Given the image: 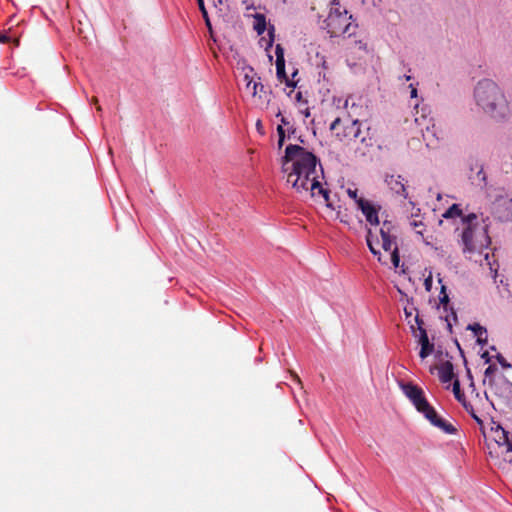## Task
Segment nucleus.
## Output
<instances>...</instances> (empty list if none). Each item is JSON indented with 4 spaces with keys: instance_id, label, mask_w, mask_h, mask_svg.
Returning a JSON list of instances; mask_svg holds the SVG:
<instances>
[{
    "instance_id": "f257e3e1",
    "label": "nucleus",
    "mask_w": 512,
    "mask_h": 512,
    "mask_svg": "<svg viewBox=\"0 0 512 512\" xmlns=\"http://www.w3.org/2000/svg\"><path fill=\"white\" fill-rule=\"evenodd\" d=\"M282 172L287 185L297 193L328 200L321 182V165L311 151L299 145H288L282 158Z\"/></svg>"
},
{
    "instance_id": "f03ea898",
    "label": "nucleus",
    "mask_w": 512,
    "mask_h": 512,
    "mask_svg": "<svg viewBox=\"0 0 512 512\" xmlns=\"http://www.w3.org/2000/svg\"><path fill=\"white\" fill-rule=\"evenodd\" d=\"M357 206L362 211L366 220L374 226L370 228L367 234V245L370 251L378 256V260L383 262L381 257V249L389 253L390 261L394 267L399 266L400 257L398 253V247L396 243V237L391 234L392 224L390 222H383L382 226L379 227L378 211L379 208L374 205L371 201L364 198L357 200ZM386 263V261H384Z\"/></svg>"
},
{
    "instance_id": "7ed1b4c3",
    "label": "nucleus",
    "mask_w": 512,
    "mask_h": 512,
    "mask_svg": "<svg viewBox=\"0 0 512 512\" xmlns=\"http://www.w3.org/2000/svg\"><path fill=\"white\" fill-rule=\"evenodd\" d=\"M477 108L496 122H505L512 116V107L503 89L490 79L479 81L474 89Z\"/></svg>"
},
{
    "instance_id": "20e7f679",
    "label": "nucleus",
    "mask_w": 512,
    "mask_h": 512,
    "mask_svg": "<svg viewBox=\"0 0 512 512\" xmlns=\"http://www.w3.org/2000/svg\"><path fill=\"white\" fill-rule=\"evenodd\" d=\"M404 395L411 401L415 409L421 413L430 423L446 434H454L456 428L442 418L435 408L427 400L423 389L412 382H399Z\"/></svg>"
},
{
    "instance_id": "39448f33",
    "label": "nucleus",
    "mask_w": 512,
    "mask_h": 512,
    "mask_svg": "<svg viewBox=\"0 0 512 512\" xmlns=\"http://www.w3.org/2000/svg\"><path fill=\"white\" fill-rule=\"evenodd\" d=\"M461 239L463 252L468 254H482L490 245L487 225L475 214H469L466 219H463Z\"/></svg>"
},
{
    "instance_id": "423d86ee",
    "label": "nucleus",
    "mask_w": 512,
    "mask_h": 512,
    "mask_svg": "<svg viewBox=\"0 0 512 512\" xmlns=\"http://www.w3.org/2000/svg\"><path fill=\"white\" fill-rule=\"evenodd\" d=\"M325 28L332 37L347 34L351 36L355 32V26L351 22V16L347 11L341 12L339 7H332L325 20Z\"/></svg>"
},
{
    "instance_id": "0eeeda50",
    "label": "nucleus",
    "mask_w": 512,
    "mask_h": 512,
    "mask_svg": "<svg viewBox=\"0 0 512 512\" xmlns=\"http://www.w3.org/2000/svg\"><path fill=\"white\" fill-rule=\"evenodd\" d=\"M492 440L487 444L489 455L499 457L502 455L505 461L512 462V438L500 425L491 428Z\"/></svg>"
},
{
    "instance_id": "6e6552de",
    "label": "nucleus",
    "mask_w": 512,
    "mask_h": 512,
    "mask_svg": "<svg viewBox=\"0 0 512 512\" xmlns=\"http://www.w3.org/2000/svg\"><path fill=\"white\" fill-rule=\"evenodd\" d=\"M489 196L495 215L502 221L512 219V195L503 188H496Z\"/></svg>"
},
{
    "instance_id": "1a4fd4ad",
    "label": "nucleus",
    "mask_w": 512,
    "mask_h": 512,
    "mask_svg": "<svg viewBox=\"0 0 512 512\" xmlns=\"http://www.w3.org/2000/svg\"><path fill=\"white\" fill-rule=\"evenodd\" d=\"M330 129L336 137L340 140L346 141L358 138L361 133L360 123L358 120H353L349 124L343 125L342 120L340 118H336L331 123Z\"/></svg>"
},
{
    "instance_id": "9d476101",
    "label": "nucleus",
    "mask_w": 512,
    "mask_h": 512,
    "mask_svg": "<svg viewBox=\"0 0 512 512\" xmlns=\"http://www.w3.org/2000/svg\"><path fill=\"white\" fill-rule=\"evenodd\" d=\"M415 322L418 325L417 329L412 325L411 328L413 330L414 336L418 338V342L421 346L419 356L422 359H425L429 355L432 354L434 350V345L430 343L426 330L422 327V320L419 319L418 316L415 317Z\"/></svg>"
},
{
    "instance_id": "9b49d317",
    "label": "nucleus",
    "mask_w": 512,
    "mask_h": 512,
    "mask_svg": "<svg viewBox=\"0 0 512 512\" xmlns=\"http://www.w3.org/2000/svg\"><path fill=\"white\" fill-rule=\"evenodd\" d=\"M452 390H453V394H454L455 398L462 404L464 409L473 417V419L480 426H482L483 425L482 419L478 416L477 411H476L474 405L470 401L466 400V397H465L464 393L461 391L460 383H459V381L457 379L454 380V382H453V389Z\"/></svg>"
},
{
    "instance_id": "f8f14e48",
    "label": "nucleus",
    "mask_w": 512,
    "mask_h": 512,
    "mask_svg": "<svg viewBox=\"0 0 512 512\" xmlns=\"http://www.w3.org/2000/svg\"><path fill=\"white\" fill-rule=\"evenodd\" d=\"M385 182L394 193L402 195L404 198H407L404 179L401 176L389 175L386 177Z\"/></svg>"
},
{
    "instance_id": "ddd939ff",
    "label": "nucleus",
    "mask_w": 512,
    "mask_h": 512,
    "mask_svg": "<svg viewBox=\"0 0 512 512\" xmlns=\"http://www.w3.org/2000/svg\"><path fill=\"white\" fill-rule=\"evenodd\" d=\"M438 376L442 383H450L454 378L453 365L446 361L442 363L438 368Z\"/></svg>"
},
{
    "instance_id": "4468645a",
    "label": "nucleus",
    "mask_w": 512,
    "mask_h": 512,
    "mask_svg": "<svg viewBox=\"0 0 512 512\" xmlns=\"http://www.w3.org/2000/svg\"><path fill=\"white\" fill-rule=\"evenodd\" d=\"M419 212H420V209H417V213L411 214L409 224L417 234H419L423 237V232L425 230V224L423 223V217Z\"/></svg>"
},
{
    "instance_id": "2eb2a0df",
    "label": "nucleus",
    "mask_w": 512,
    "mask_h": 512,
    "mask_svg": "<svg viewBox=\"0 0 512 512\" xmlns=\"http://www.w3.org/2000/svg\"><path fill=\"white\" fill-rule=\"evenodd\" d=\"M443 218L445 219H456L459 218L461 220V223L463 224V219H466L467 216H463L462 210L459 208V205L453 204L449 209H447L443 215Z\"/></svg>"
},
{
    "instance_id": "dca6fc26",
    "label": "nucleus",
    "mask_w": 512,
    "mask_h": 512,
    "mask_svg": "<svg viewBox=\"0 0 512 512\" xmlns=\"http://www.w3.org/2000/svg\"><path fill=\"white\" fill-rule=\"evenodd\" d=\"M276 75L281 82H285L288 86H294L295 84L290 81L285 72V60L276 61Z\"/></svg>"
},
{
    "instance_id": "f3484780",
    "label": "nucleus",
    "mask_w": 512,
    "mask_h": 512,
    "mask_svg": "<svg viewBox=\"0 0 512 512\" xmlns=\"http://www.w3.org/2000/svg\"><path fill=\"white\" fill-rule=\"evenodd\" d=\"M254 22H253V28L254 30L259 34H263L266 30V18L263 14H255L253 15Z\"/></svg>"
},
{
    "instance_id": "a211bd4d",
    "label": "nucleus",
    "mask_w": 512,
    "mask_h": 512,
    "mask_svg": "<svg viewBox=\"0 0 512 512\" xmlns=\"http://www.w3.org/2000/svg\"><path fill=\"white\" fill-rule=\"evenodd\" d=\"M469 329H471L474 333V335L477 337V342L479 344H483V343H486L487 341V338H486V329L484 327H482L481 325L475 323L473 325H469Z\"/></svg>"
},
{
    "instance_id": "6ab92c4d",
    "label": "nucleus",
    "mask_w": 512,
    "mask_h": 512,
    "mask_svg": "<svg viewBox=\"0 0 512 512\" xmlns=\"http://www.w3.org/2000/svg\"><path fill=\"white\" fill-rule=\"evenodd\" d=\"M259 88L260 90H262L263 85L260 82L254 80H249L245 85L246 91L252 96H255L257 94Z\"/></svg>"
},
{
    "instance_id": "aec40b11",
    "label": "nucleus",
    "mask_w": 512,
    "mask_h": 512,
    "mask_svg": "<svg viewBox=\"0 0 512 512\" xmlns=\"http://www.w3.org/2000/svg\"><path fill=\"white\" fill-rule=\"evenodd\" d=\"M294 100L300 104V110L302 111L301 106L305 105L306 101L303 100V96H302V93L300 91L295 93ZM303 113H304L305 117H309L310 116V112H309L308 107H305V109L303 110Z\"/></svg>"
},
{
    "instance_id": "412c9836",
    "label": "nucleus",
    "mask_w": 512,
    "mask_h": 512,
    "mask_svg": "<svg viewBox=\"0 0 512 512\" xmlns=\"http://www.w3.org/2000/svg\"><path fill=\"white\" fill-rule=\"evenodd\" d=\"M439 303L446 309L449 304V296L446 292V287L444 285L441 286V291L439 295Z\"/></svg>"
},
{
    "instance_id": "4be33fe9",
    "label": "nucleus",
    "mask_w": 512,
    "mask_h": 512,
    "mask_svg": "<svg viewBox=\"0 0 512 512\" xmlns=\"http://www.w3.org/2000/svg\"><path fill=\"white\" fill-rule=\"evenodd\" d=\"M198 1V5H199V8L203 14V17L206 21V25L208 26L209 29H211V24H210V21H209V18H208V14H207V11L205 9V6H204V1L203 0H197Z\"/></svg>"
},
{
    "instance_id": "5701e85b",
    "label": "nucleus",
    "mask_w": 512,
    "mask_h": 512,
    "mask_svg": "<svg viewBox=\"0 0 512 512\" xmlns=\"http://www.w3.org/2000/svg\"><path fill=\"white\" fill-rule=\"evenodd\" d=\"M277 132H278V136H279L278 146H279V148H281L282 145L284 144V140H285V130H284L283 125H278Z\"/></svg>"
},
{
    "instance_id": "b1692460",
    "label": "nucleus",
    "mask_w": 512,
    "mask_h": 512,
    "mask_svg": "<svg viewBox=\"0 0 512 512\" xmlns=\"http://www.w3.org/2000/svg\"><path fill=\"white\" fill-rule=\"evenodd\" d=\"M275 55H276V61H284V49L281 47L280 44L276 45L275 48Z\"/></svg>"
},
{
    "instance_id": "393cba45",
    "label": "nucleus",
    "mask_w": 512,
    "mask_h": 512,
    "mask_svg": "<svg viewBox=\"0 0 512 512\" xmlns=\"http://www.w3.org/2000/svg\"><path fill=\"white\" fill-rule=\"evenodd\" d=\"M432 284H433V279H432V274L430 273L429 276L424 281V286H425L426 291L429 292L431 290Z\"/></svg>"
},
{
    "instance_id": "a878e982",
    "label": "nucleus",
    "mask_w": 512,
    "mask_h": 512,
    "mask_svg": "<svg viewBox=\"0 0 512 512\" xmlns=\"http://www.w3.org/2000/svg\"><path fill=\"white\" fill-rule=\"evenodd\" d=\"M347 193H348L349 197L352 198L353 200H355L356 202L358 199L361 198V197H358L357 189H348Z\"/></svg>"
},
{
    "instance_id": "bb28decb",
    "label": "nucleus",
    "mask_w": 512,
    "mask_h": 512,
    "mask_svg": "<svg viewBox=\"0 0 512 512\" xmlns=\"http://www.w3.org/2000/svg\"><path fill=\"white\" fill-rule=\"evenodd\" d=\"M269 36H270V38L267 41L266 49H268V47L272 46V42H273V28L271 30H269Z\"/></svg>"
},
{
    "instance_id": "cd10ccee",
    "label": "nucleus",
    "mask_w": 512,
    "mask_h": 512,
    "mask_svg": "<svg viewBox=\"0 0 512 512\" xmlns=\"http://www.w3.org/2000/svg\"><path fill=\"white\" fill-rule=\"evenodd\" d=\"M477 176H478V178H479V180H480V181L485 182V180H486V176H485V174H484V172H483V170H482V169H480V170H479V172H478Z\"/></svg>"
},
{
    "instance_id": "c85d7f7f",
    "label": "nucleus",
    "mask_w": 512,
    "mask_h": 512,
    "mask_svg": "<svg viewBox=\"0 0 512 512\" xmlns=\"http://www.w3.org/2000/svg\"><path fill=\"white\" fill-rule=\"evenodd\" d=\"M410 88H411V92H410L411 97H412V98L417 97V89H416V87H415L413 84H411V85H410Z\"/></svg>"
},
{
    "instance_id": "c756f323",
    "label": "nucleus",
    "mask_w": 512,
    "mask_h": 512,
    "mask_svg": "<svg viewBox=\"0 0 512 512\" xmlns=\"http://www.w3.org/2000/svg\"><path fill=\"white\" fill-rule=\"evenodd\" d=\"M498 361H499V363H500L503 367H510V365H509V364H507V363L505 362V360H504V358H503L502 356H499V357H498Z\"/></svg>"
},
{
    "instance_id": "7c9ffc66",
    "label": "nucleus",
    "mask_w": 512,
    "mask_h": 512,
    "mask_svg": "<svg viewBox=\"0 0 512 512\" xmlns=\"http://www.w3.org/2000/svg\"><path fill=\"white\" fill-rule=\"evenodd\" d=\"M8 40V37L0 33V43H5Z\"/></svg>"
},
{
    "instance_id": "2f4dec72",
    "label": "nucleus",
    "mask_w": 512,
    "mask_h": 512,
    "mask_svg": "<svg viewBox=\"0 0 512 512\" xmlns=\"http://www.w3.org/2000/svg\"><path fill=\"white\" fill-rule=\"evenodd\" d=\"M249 80H253V78H252V77H250V76H249V74H247V73H246V74H245V76H244V82H245V84H246Z\"/></svg>"
},
{
    "instance_id": "473e14b6",
    "label": "nucleus",
    "mask_w": 512,
    "mask_h": 512,
    "mask_svg": "<svg viewBox=\"0 0 512 512\" xmlns=\"http://www.w3.org/2000/svg\"><path fill=\"white\" fill-rule=\"evenodd\" d=\"M485 260L487 261V265L491 266V263L489 262V254L488 253L485 254ZM490 269H492V267H490Z\"/></svg>"
},
{
    "instance_id": "72a5a7b5",
    "label": "nucleus",
    "mask_w": 512,
    "mask_h": 512,
    "mask_svg": "<svg viewBox=\"0 0 512 512\" xmlns=\"http://www.w3.org/2000/svg\"><path fill=\"white\" fill-rule=\"evenodd\" d=\"M293 378H294L297 382H299V383H300V378L298 377V375L293 374Z\"/></svg>"
},
{
    "instance_id": "f704fd0d",
    "label": "nucleus",
    "mask_w": 512,
    "mask_h": 512,
    "mask_svg": "<svg viewBox=\"0 0 512 512\" xmlns=\"http://www.w3.org/2000/svg\"><path fill=\"white\" fill-rule=\"evenodd\" d=\"M364 1H365V2H367V3H371L372 5H374V6H375V2H374V0H364Z\"/></svg>"
},
{
    "instance_id": "c9c22d12",
    "label": "nucleus",
    "mask_w": 512,
    "mask_h": 512,
    "mask_svg": "<svg viewBox=\"0 0 512 512\" xmlns=\"http://www.w3.org/2000/svg\"><path fill=\"white\" fill-rule=\"evenodd\" d=\"M92 101H93V103H95V104H97V103H98V99H97L96 97H93V98H92Z\"/></svg>"
},
{
    "instance_id": "e433bc0d",
    "label": "nucleus",
    "mask_w": 512,
    "mask_h": 512,
    "mask_svg": "<svg viewBox=\"0 0 512 512\" xmlns=\"http://www.w3.org/2000/svg\"><path fill=\"white\" fill-rule=\"evenodd\" d=\"M423 240L425 241V243H426L427 245H430V241H428V239L423 238Z\"/></svg>"
},
{
    "instance_id": "4c0bfd02",
    "label": "nucleus",
    "mask_w": 512,
    "mask_h": 512,
    "mask_svg": "<svg viewBox=\"0 0 512 512\" xmlns=\"http://www.w3.org/2000/svg\"><path fill=\"white\" fill-rule=\"evenodd\" d=\"M405 313H406V316L409 317L411 316V313L407 311V309H405Z\"/></svg>"
},
{
    "instance_id": "58836bf2",
    "label": "nucleus",
    "mask_w": 512,
    "mask_h": 512,
    "mask_svg": "<svg viewBox=\"0 0 512 512\" xmlns=\"http://www.w3.org/2000/svg\"><path fill=\"white\" fill-rule=\"evenodd\" d=\"M405 79H406L407 81H409V80L411 79V76L406 75V76H405Z\"/></svg>"
},
{
    "instance_id": "ea45409f",
    "label": "nucleus",
    "mask_w": 512,
    "mask_h": 512,
    "mask_svg": "<svg viewBox=\"0 0 512 512\" xmlns=\"http://www.w3.org/2000/svg\"><path fill=\"white\" fill-rule=\"evenodd\" d=\"M281 122H282L283 124H288L284 118H282V119H281Z\"/></svg>"
},
{
    "instance_id": "a19ab883",
    "label": "nucleus",
    "mask_w": 512,
    "mask_h": 512,
    "mask_svg": "<svg viewBox=\"0 0 512 512\" xmlns=\"http://www.w3.org/2000/svg\"><path fill=\"white\" fill-rule=\"evenodd\" d=\"M257 126H258V128H261V122L260 121L257 122Z\"/></svg>"
},
{
    "instance_id": "79ce46f5",
    "label": "nucleus",
    "mask_w": 512,
    "mask_h": 512,
    "mask_svg": "<svg viewBox=\"0 0 512 512\" xmlns=\"http://www.w3.org/2000/svg\"><path fill=\"white\" fill-rule=\"evenodd\" d=\"M97 111H101V106H97Z\"/></svg>"
}]
</instances>
